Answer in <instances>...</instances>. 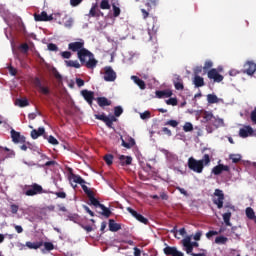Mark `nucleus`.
<instances>
[{
    "mask_svg": "<svg viewBox=\"0 0 256 256\" xmlns=\"http://www.w3.org/2000/svg\"><path fill=\"white\" fill-rule=\"evenodd\" d=\"M69 51L77 53V57L82 65H85L87 69H95L99 63L95 59V55L85 48V40L80 39L78 42H72L68 44Z\"/></svg>",
    "mask_w": 256,
    "mask_h": 256,
    "instance_id": "obj_1",
    "label": "nucleus"
},
{
    "mask_svg": "<svg viewBox=\"0 0 256 256\" xmlns=\"http://www.w3.org/2000/svg\"><path fill=\"white\" fill-rule=\"evenodd\" d=\"M211 165V156L209 154H204L201 160H197L193 157L188 159V168L194 173H203L205 167Z\"/></svg>",
    "mask_w": 256,
    "mask_h": 256,
    "instance_id": "obj_2",
    "label": "nucleus"
},
{
    "mask_svg": "<svg viewBox=\"0 0 256 256\" xmlns=\"http://www.w3.org/2000/svg\"><path fill=\"white\" fill-rule=\"evenodd\" d=\"M25 187L27 189L25 191L27 197H34V195H41V193H43V186L37 183L28 186L26 185Z\"/></svg>",
    "mask_w": 256,
    "mask_h": 256,
    "instance_id": "obj_3",
    "label": "nucleus"
},
{
    "mask_svg": "<svg viewBox=\"0 0 256 256\" xmlns=\"http://www.w3.org/2000/svg\"><path fill=\"white\" fill-rule=\"evenodd\" d=\"M94 117L98 121H103V123H105V125H107L110 129H111V127H113V123H115L117 121V118H115V116H113V115L106 116L104 113L103 114H95Z\"/></svg>",
    "mask_w": 256,
    "mask_h": 256,
    "instance_id": "obj_4",
    "label": "nucleus"
},
{
    "mask_svg": "<svg viewBox=\"0 0 256 256\" xmlns=\"http://www.w3.org/2000/svg\"><path fill=\"white\" fill-rule=\"evenodd\" d=\"M33 85L42 95H51V89H49L48 86H43V83L41 82V79L39 77L34 78Z\"/></svg>",
    "mask_w": 256,
    "mask_h": 256,
    "instance_id": "obj_5",
    "label": "nucleus"
},
{
    "mask_svg": "<svg viewBox=\"0 0 256 256\" xmlns=\"http://www.w3.org/2000/svg\"><path fill=\"white\" fill-rule=\"evenodd\" d=\"M223 201H225V194L221 189H215L213 203L217 205L219 209H223Z\"/></svg>",
    "mask_w": 256,
    "mask_h": 256,
    "instance_id": "obj_6",
    "label": "nucleus"
},
{
    "mask_svg": "<svg viewBox=\"0 0 256 256\" xmlns=\"http://www.w3.org/2000/svg\"><path fill=\"white\" fill-rule=\"evenodd\" d=\"M117 79V73L111 66L104 67V81L109 83L115 81Z\"/></svg>",
    "mask_w": 256,
    "mask_h": 256,
    "instance_id": "obj_7",
    "label": "nucleus"
},
{
    "mask_svg": "<svg viewBox=\"0 0 256 256\" xmlns=\"http://www.w3.org/2000/svg\"><path fill=\"white\" fill-rule=\"evenodd\" d=\"M80 93L83 99L88 103V105H90V107H93V101H95V92L84 89Z\"/></svg>",
    "mask_w": 256,
    "mask_h": 256,
    "instance_id": "obj_8",
    "label": "nucleus"
},
{
    "mask_svg": "<svg viewBox=\"0 0 256 256\" xmlns=\"http://www.w3.org/2000/svg\"><path fill=\"white\" fill-rule=\"evenodd\" d=\"M208 79L214 80V83H221L224 77L223 75L219 74L217 69L213 68L208 71Z\"/></svg>",
    "mask_w": 256,
    "mask_h": 256,
    "instance_id": "obj_9",
    "label": "nucleus"
},
{
    "mask_svg": "<svg viewBox=\"0 0 256 256\" xmlns=\"http://www.w3.org/2000/svg\"><path fill=\"white\" fill-rule=\"evenodd\" d=\"M11 139L13 143H25L27 141V138L25 136L21 135L20 132L15 131V129H12L10 131Z\"/></svg>",
    "mask_w": 256,
    "mask_h": 256,
    "instance_id": "obj_10",
    "label": "nucleus"
},
{
    "mask_svg": "<svg viewBox=\"0 0 256 256\" xmlns=\"http://www.w3.org/2000/svg\"><path fill=\"white\" fill-rule=\"evenodd\" d=\"M69 172V179L70 181H73V183H78V185H83V183H87L85 179H83L80 175H76L73 173V168H68Z\"/></svg>",
    "mask_w": 256,
    "mask_h": 256,
    "instance_id": "obj_11",
    "label": "nucleus"
},
{
    "mask_svg": "<svg viewBox=\"0 0 256 256\" xmlns=\"http://www.w3.org/2000/svg\"><path fill=\"white\" fill-rule=\"evenodd\" d=\"M256 71V64L252 61H248L244 65L243 73H246V75H255Z\"/></svg>",
    "mask_w": 256,
    "mask_h": 256,
    "instance_id": "obj_12",
    "label": "nucleus"
},
{
    "mask_svg": "<svg viewBox=\"0 0 256 256\" xmlns=\"http://www.w3.org/2000/svg\"><path fill=\"white\" fill-rule=\"evenodd\" d=\"M164 253L167 256H184L183 252L177 250V247H171V246L165 247Z\"/></svg>",
    "mask_w": 256,
    "mask_h": 256,
    "instance_id": "obj_13",
    "label": "nucleus"
},
{
    "mask_svg": "<svg viewBox=\"0 0 256 256\" xmlns=\"http://www.w3.org/2000/svg\"><path fill=\"white\" fill-rule=\"evenodd\" d=\"M159 31V25L157 24V18L152 17V24L148 23V33L151 35H155Z\"/></svg>",
    "mask_w": 256,
    "mask_h": 256,
    "instance_id": "obj_14",
    "label": "nucleus"
},
{
    "mask_svg": "<svg viewBox=\"0 0 256 256\" xmlns=\"http://www.w3.org/2000/svg\"><path fill=\"white\" fill-rule=\"evenodd\" d=\"M223 171L230 172L231 168L228 165L218 164L212 169L213 175H221Z\"/></svg>",
    "mask_w": 256,
    "mask_h": 256,
    "instance_id": "obj_15",
    "label": "nucleus"
},
{
    "mask_svg": "<svg viewBox=\"0 0 256 256\" xmlns=\"http://www.w3.org/2000/svg\"><path fill=\"white\" fill-rule=\"evenodd\" d=\"M35 21H53V15H48L47 12L42 11L40 14H34Z\"/></svg>",
    "mask_w": 256,
    "mask_h": 256,
    "instance_id": "obj_16",
    "label": "nucleus"
},
{
    "mask_svg": "<svg viewBox=\"0 0 256 256\" xmlns=\"http://www.w3.org/2000/svg\"><path fill=\"white\" fill-rule=\"evenodd\" d=\"M182 245L187 255H191L193 253V246H191V237H186L182 240Z\"/></svg>",
    "mask_w": 256,
    "mask_h": 256,
    "instance_id": "obj_17",
    "label": "nucleus"
},
{
    "mask_svg": "<svg viewBox=\"0 0 256 256\" xmlns=\"http://www.w3.org/2000/svg\"><path fill=\"white\" fill-rule=\"evenodd\" d=\"M119 163L121 167H127L133 163V158L131 156L120 155Z\"/></svg>",
    "mask_w": 256,
    "mask_h": 256,
    "instance_id": "obj_18",
    "label": "nucleus"
},
{
    "mask_svg": "<svg viewBox=\"0 0 256 256\" xmlns=\"http://www.w3.org/2000/svg\"><path fill=\"white\" fill-rule=\"evenodd\" d=\"M96 101L99 107H101L102 109L105 107H110V105H112L111 100H109L107 97H98L96 98Z\"/></svg>",
    "mask_w": 256,
    "mask_h": 256,
    "instance_id": "obj_19",
    "label": "nucleus"
},
{
    "mask_svg": "<svg viewBox=\"0 0 256 256\" xmlns=\"http://www.w3.org/2000/svg\"><path fill=\"white\" fill-rule=\"evenodd\" d=\"M108 227L109 231H111L112 233H117V231H121V224L116 223L113 219L109 220Z\"/></svg>",
    "mask_w": 256,
    "mask_h": 256,
    "instance_id": "obj_20",
    "label": "nucleus"
},
{
    "mask_svg": "<svg viewBox=\"0 0 256 256\" xmlns=\"http://www.w3.org/2000/svg\"><path fill=\"white\" fill-rule=\"evenodd\" d=\"M172 95H173V91L171 90L156 91V97H158V99H165V98L171 97Z\"/></svg>",
    "mask_w": 256,
    "mask_h": 256,
    "instance_id": "obj_21",
    "label": "nucleus"
},
{
    "mask_svg": "<svg viewBox=\"0 0 256 256\" xmlns=\"http://www.w3.org/2000/svg\"><path fill=\"white\" fill-rule=\"evenodd\" d=\"M98 7L99 6L97 3L93 4L89 11L88 17H99L100 15H103V12L97 10Z\"/></svg>",
    "mask_w": 256,
    "mask_h": 256,
    "instance_id": "obj_22",
    "label": "nucleus"
},
{
    "mask_svg": "<svg viewBox=\"0 0 256 256\" xmlns=\"http://www.w3.org/2000/svg\"><path fill=\"white\" fill-rule=\"evenodd\" d=\"M45 134V128L43 127H40L37 129H33L31 131V137L32 139H39V137H41V135H44Z\"/></svg>",
    "mask_w": 256,
    "mask_h": 256,
    "instance_id": "obj_23",
    "label": "nucleus"
},
{
    "mask_svg": "<svg viewBox=\"0 0 256 256\" xmlns=\"http://www.w3.org/2000/svg\"><path fill=\"white\" fill-rule=\"evenodd\" d=\"M252 133H253V128L251 126H246L239 130V135L243 138L247 137L248 135H251Z\"/></svg>",
    "mask_w": 256,
    "mask_h": 256,
    "instance_id": "obj_24",
    "label": "nucleus"
},
{
    "mask_svg": "<svg viewBox=\"0 0 256 256\" xmlns=\"http://www.w3.org/2000/svg\"><path fill=\"white\" fill-rule=\"evenodd\" d=\"M122 141V147H125L126 149H131L132 147H135V139L132 137L128 138V142H126L123 137H121Z\"/></svg>",
    "mask_w": 256,
    "mask_h": 256,
    "instance_id": "obj_25",
    "label": "nucleus"
},
{
    "mask_svg": "<svg viewBox=\"0 0 256 256\" xmlns=\"http://www.w3.org/2000/svg\"><path fill=\"white\" fill-rule=\"evenodd\" d=\"M26 247H28V249H40V247H43V241H39V242H26Z\"/></svg>",
    "mask_w": 256,
    "mask_h": 256,
    "instance_id": "obj_26",
    "label": "nucleus"
},
{
    "mask_svg": "<svg viewBox=\"0 0 256 256\" xmlns=\"http://www.w3.org/2000/svg\"><path fill=\"white\" fill-rule=\"evenodd\" d=\"M214 129H219V127H223V119L221 118H216L213 116L212 120L210 121Z\"/></svg>",
    "mask_w": 256,
    "mask_h": 256,
    "instance_id": "obj_27",
    "label": "nucleus"
},
{
    "mask_svg": "<svg viewBox=\"0 0 256 256\" xmlns=\"http://www.w3.org/2000/svg\"><path fill=\"white\" fill-rule=\"evenodd\" d=\"M213 117H214L213 112L204 111L202 113V118L204 123H211V121L213 120Z\"/></svg>",
    "mask_w": 256,
    "mask_h": 256,
    "instance_id": "obj_28",
    "label": "nucleus"
},
{
    "mask_svg": "<svg viewBox=\"0 0 256 256\" xmlns=\"http://www.w3.org/2000/svg\"><path fill=\"white\" fill-rule=\"evenodd\" d=\"M193 83L195 85V87H203L205 86V80L203 79V77L196 75L193 79Z\"/></svg>",
    "mask_w": 256,
    "mask_h": 256,
    "instance_id": "obj_29",
    "label": "nucleus"
},
{
    "mask_svg": "<svg viewBox=\"0 0 256 256\" xmlns=\"http://www.w3.org/2000/svg\"><path fill=\"white\" fill-rule=\"evenodd\" d=\"M131 79L134 81L136 85H138V87H140V89H146L145 81H143L141 78L137 76H132Z\"/></svg>",
    "mask_w": 256,
    "mask_h": 256,
    "instance_id": "obj_30",
    "label": "nucleus"
},
{
    "mask_svg": "<svg viewBox=\"0 0 256 256\" xmlns=\"http://www.w3.org/2000/svg\"><path fill=\"white\" fill-rule=\"evenodd\" d=\"M145 5L147 9H144V8L141 9L142 17L144 20L149 18V15L151 13V3L147 2Z\"/></svg>",
    "mask_w": 256,
    "mask_h": 256,
    "instance_id": "obj_31",
    "label": "nucleus"
},
{
    "mask_svg": "<svg viewBox=\"0 0 256 256\" xmlns=\"http://www.w3.org/2000/svg\"><path fill=\"white\" fill-rule=\"evenodd\" d=\"M88 199L90 201V205H93L94 207H101V202H99V200H97V198H95V194L92 193L88 196Z\"/></svg>",
    "mask_w": 256,
    "mask_h": 256,
    "instance_id": "obj_32",
    "label": "nucleus"
},
{
    "mask_svg": "<svg viewBox=\"0 0 256 256\" xmlns=\"http://www.w3.org/2000/svg\"><path fill=\"white\" fill-rule=\"evenodd\" d=\"M65 64L67 67H74V69H80L81 68V64H79V61L77 60H66Z\"/></svg>",
    "mask_w": 256,
    "mask_h": 256,
    "instance_id": "obj_33",
    "label": "nucleus"
},
{
    "mask_svg": "<svg viewBox=\"0 0 256 256\" xmlns=\"http://www.w3.org/2000/svg\"><path fill=\"white\" fill-rule=\"evenodd\" d=\"M207 102L210 104V105H213L215 103H219V98L217 97V95L215 94H208L207 95Z\"/></svg>",
    "mask_w": 256,
    "mask_h": 256,
    "instance_id": "obj_34",
    "label": "nucleus"
},
{
    "mask_svg": "<svg viewBox=\"0 0 256 256\" xmlns=\"http://www.w3.org/2000/svg\"><path fill=\"white\" fill-rule=\"evenodd\" d=\"M223 221L227 227H231V212H226L222 215Z\"/></svg>",
    "mask_w": 256,
    "mask_h": 256,
    "instance_id": "obj_35",
    "label": "nucleus"
},
{
    "mask_svg": "<svg viewBox=\"0 0 256 256\" xmlns=\"http://www.w3.org/2000/svg\"><path fill=\"white\" fill-rule=\"evenodd\" d=\"M227 241H229V238L225 236H218L215 238L216 245H226Z\"/></svg>",
    "mask_w": 256,
    "mask_h": 256,
    "instance_id": "obj_36",
    "label": "nucleus"
},
{
    "mask_svg": "<svg viewBox=\"0 0 256 256\" xmlns=\"http://www.w3.org/2000/svg\"><path fill=\"white\" fill-rule=\"evenodd\" d=\"M100 209H102V215L106 218L111 217V210L109 208H107L105 205H100L99 207Z\"/></svg>",
    "mask_w": 256,
    "mask_h": 256,
    "instance_id": "obj_37",
    "label": "nucleus"
},
{
    "mask_svg": "<svg viewBox=\"0 0 256 256\" xmlns=\"http://www.w3.org/2000/svg\"><path fill=\"white\" fill-rule=\"evenodd\" d=\"M15 105H17L18 107H28L29 100H27V99H17L15 101Z\"/></svg>",
    "mask_w": 256,
    "mask_h": 256,
    "instance_id": "obj_38",
    "label": "nucleus"
},
{
    "mask_svg": "<svg viewBox=\"0 0 256 256\" xmlns=\"http://www.w3.org/2000/svg\"><path fill=\"white\" fill-rule=\"evenodd\" d=\"M123 115V107L121 106H116L114 107V117L117 119V117H121Z\"/></svg>",
    "mask_w": 256,
    "mask_h": 256,
    "instance_id": "obj_39",
    "label": "nucleus"
},
{
    "mask_svg": "<svg viewBox=\"0 0 256 256\" xmlns=\"http://www.w3.org/2000/svg\"><path fill=\"white\" fill-rule=\"evenodd\" d=\"M100 9H103V10L111 9V4H109V0H102L100 3Z\"/></svg>",
    "mask_w": 256,
    "mask_h": 256,
    "instance_id": "obj_40",
    "label": "nucleus"
},
{
    "mask_svg": "<svg viewBox=\"0 0 256 256\" xmlns=\"http://www.w3.org/2000/svg\"><path fill=\"white\" fill-rule=\"evenodd\" d=\"M55 165H57V161L50 160V161H47L46 163H44L42 165H38V167H42V168H45V167H55Z\"/></svg>",
    "mask_w": 256,
    "mask_h": 256,
    "instance_id": "obj_41",
    "label": "nucleus"
},
{
    "mask_svg": "<svg viewBox=\"0 0 256 256\" xmlns=\"http://www.w3.org/2000/svg\"><path fill=\"white\" fill-rule=\"evenodd\" d=\"M113 9V17H119L121 15V8H119L117 5L112 4Z\"/></svg>",
    "mask_w": 256,
    "mask_h": 256,
    "instance_id": "obj_42",
    "label": "nucleus"
},
{
    "mask_svg": "<svg viewBox=\"0 0 256 256\" xmlns=\"http://www.w3.org/2000/svg\"><path fill=\"white\" fill-rule=\"evenodd\" d=\"M43 246L45 251H53V249H55V245H53V242H44Z\"/></svg>",
    "mask_w": 256,
    "mask_h": 256,
    "instance_id": "obj_43",
    "label": "nucleus"
},
{
    "mask_svg": "<svg viewBox=\"0 0 256 256\" xmlns=\"http://www.w3.org/2000/svg\"><path fill=\"white\" fill-rule=\"evenodd\" d=\"M136 220L139 221L140 223H143L144 225H148L149 223V219L145 218L141 214H138V216H136Z\"/></svg>",
    "mask_w": 256,
    "mask_h": 256,
    "instance_id": "obj_44",
    "label": "nucleus"
},
{
    "mask_svg": "<svg viewBox=\"0 0 256 256\" xmlns=\"http://www.w3.org/2000/svg\"><path fill=\"white\" fill-rule=\"evenodd\" d=\"M183 131H185V133L193 131V124H191L190 122H186L183 126Z\"/></svg>",
    "mask_w": 256,
    "mask_h": 256,
    "instance_id": "obj_45",
    "label": "nucleus"
},
{
    "mask_svg": "<svg viewBox=\"0 0 256 256\" xmlns=\"http://www.w3.org/2000/svg\"><path fill=\"white\" fill-rule=\"evenodd\" d=\"M104 161L108 165H113V155L112 154H106L104 156Z\"/></svg>",
    "mask_w": 256,
    "mask_h": 256,
    "instance_id": "obj_46",
    "label": "nucleus"
},
{
    "mask_svg": "<svg viewBox=\"0 0 256 256\" xmlns=\"http://www.w3.org/2000/svg\"><path fill=\"white\" fill-rule=\"evenodd\" d=\"M230 159H231L232 163H239V161H241V155L231 154Z\"/></svg>",
    "mask_w": 256,
    "mask_h": 256,
    "instance_id": "obj_47",
    "label": "nucleus"
},
{
    "mask_svg": "<svg viewBox=\"0 0 256 256\" xmlns=\"http://www.w3.org/2000/svg\"><path fill=\"white\" fill-rule=\"evenodd\" d=\"M80 185H81V187H82L84 193L87 195V197H89V195H92L93 191H91V190L89 189V187H87V185H85V183H82V184H80Z\"/></svg>",
    "mask_w": 256,
    "mask_h": 256,
    "instance_id": "obj_48",
    "label": "nucleus"
},
{
    "mask_svg": "<svg viewBox=\"0 0 256 256\" xmlns=\"http://www.w3.org/2000/svg\"><path fill=\"white\" fill-rule=\"evenodd\" d=\"M126 211H128V213H130V215H132V217H134V219H137L139 213L137 211H135L133 208L127 207Z\"/></svg>",
    "mask_w": 256,
    "mask_h": 256,
    "instance_id": "obj_49",
    "label": "nucleus"
},
{
    "mask_svg": "<svg viewBox=\"0 0 256 256\" xmlns=\"http://www.w3.org/2000/svg\"><path fill=\"white\" fill-rule=\"evenodd\" d=\"M126 211H128V213H130V215H132V217H134V219H137L139 213L137 211H135L133 208L127 207Z\"/></svg>",
    "mask_w": 256,
    "mask_h": 256,
    "instance_id": "obj_50",
    "label": "nucleus"
},
{
    "mask_svg": "<svg viewBox=\"0 0 256 256\" xmlns=\"http://www.w3.org/2000/svg\"><path fill=\"white\" fill-rule=\"evenodd\" d=\"M19 49L22 51V53H29V44L23 43L19 46Z\"/></svg>",
    "mask_w": 256,
    "mask_h": 256,
    "instance_id": "obj_51",
    "label": "nucleus"
},
{
    "mask_svg": "<svg viewBox=\"0 0 256 256\" xmlns=\"http://www.w3.org/2000/svg\"><path fill=\"white\" fill-rule=\"evenodd\" d=\"M177 98H169L168 100H166V104L167 105H172V107L177 106Z\"/></svg>",
    "mask_w": 256,
    "mask_h": 256,
    "instance_id": "obj_52",
    "label": "nucleus"
},
{
    "mask_svg": "<svg viewBox=\"0 0 256 256\" xmlns=\"http://www.w3.org/2000/svg\"><path fill=\"white\" fill-rule=\"evenodd\" d=\"M48 143H50V145H59L57 138L51 135L48 137Z\"/></svg>",
    "mask_w": 256,
    "mask_h": 256,
    "instance_id": "obj_53",
    "label": "nucleus"
},
{
    "mask_svg": "<svg viewBox=\"0 0 256 256\" xmlns=\"http://www.w3.org/2000/svg\"><path fill=\"white\" fill-rule=\"evenodd\" d=\"M219 233H221V231L217 232L215 230H210L206 233V237L207 239H211V237H214V235H219Z\"/></svg>",
    "mask_w": 256,
    "mask_h": 256,
    "instance_id": "obj_54",
    "label": "nucleus"
},
{
    "mask_svg": "<svg viewBox=\"0 0 256 256\" xmlns=\"http://www.w3.org/2000/svg\"><path fill=\"white\" fill-rule=\"evenodd\" d=\"M11 213L13 215H17V212L19 211V205L17 204H12L10 205Z\"/></svg>",
    "mask_w": 256,
    "mask_h": 256,
    "instance_id": "obj_55",
    "label": "nucleus"
},
{
    "mask_svg": "<svg viewBox=\"0 0 256 256\" xmlns=\"http://www.w3.org/2000/svg\"><path fill=\"white\" fill-rule=\"evenodd\" d=\"M165 125H169L170 127H177L179 125V122L177 120H168Z\"/></svg>",
    "mask_w": 256,
    "mask_h": 256,
    "instance_id": "obj_56",
    "label": "nucleus"
},
{
    "mask_svg": "<svg viewBox=\"0 0 256 256\" xmlns=\"http://www.w3.org/2000/svg\"><path fill=\"white\" fill-rule=\"evenodd\" d=\"M211 67H213V62L211 60H208L205 62L203 69L204 71H209Z\"/></svg>",
    "mask_w": 256,
    "mask_h": 256,
    "instance_id": "obj_57",
    "label": "nucleus"
},
{
    "mask_svg": "<svg viewBox=\"0 0 256 256\" xmlns=\"http://www.w3.org/2000/svg\"><path fill=\"white\" fill-rule=\"evenodd\" d=\"M174 87L177 91H183L185 89L183 82H175Z\"/></svg>",
    "mask_w": 256,
    "mask_h": 256,
    "instance_id": "obj_58",
    "label": "nucleus"
},
{
    "mask_svg": "<svg viewBox=\"0 0 256 256\" xmlns=\"http://www.w3.org/2000/svg\"><path fill=\"white\" fill-rule=\"evenodd\" d=\"M141 119L145 120V119H150L151 118V112L149 111H145L143 113L140 114Z\"/></svg>",
    "mask_w": 256,
    "mask_h": 256,
    "instance_id": "obj_59",
    "label": "nucleus"
},
{
    "mask_svg": "<svg viewBox=\"0 0 256 256\" xmlns=\"http://www.w3.org/2000/svg\"><path fill=\"white\" fill-rule=\"evenodd\" d=\"M81 3H83V0H70V5L72 7H77V6L81 5Z\"/></svg>",
    "mask_w": 256,
    "mask_h": 256,
    "instance_id": "obj_60",
    "label": "nucleus"
},
{
    "mask_svg": "<svg viewBox=\"0 0 256 256\" xmlns=\"http://www.w3.org/2000/svg\"><path fill=\"white\" fill-rule=\"evenodd\" d=\"M61 57L63 59H71V52L70 51L61 52Z\"/></svg>",
    "mask_w": 256,
    "mask_h": 256,
    "instance_id": "obj_61",
    "label": "nucleus"
},
{
    "mask_svg": "<svg viewBox=\"0 0 256 256\" xmlns=\"http://www.w3.org/2000/svg\"><path fill=\"white\" fill-rule=\"evenodd\" d=\"M250 119L254 125H256V108L251 112Z\"/></svg>",
    "mask_w": 256,
    "mask_h": 256,
    "instance_id": "obj_62",
    "label": "nucleus"
},
{
    "mask_svg": "<svg viewBox=\"0 0 256 256\" xmlns=\"http://www.w3.org/2000/svg\"><path fill=\"white\" fill-rule=\"evenodd\" d=\"M48 51H59V47L56 44L50 43L48 44Z\"/></svg>",
    "mask_w": 256,
    "mask_h": 256,
    "instance_id": "obj_63",
    "label": "nucleus"
},
{
    "mask_svg": "<svg viewBox=\"0 0 256 256\" xmlns=\"http://www.w3.org/2000/svg\"><path fill=\"white\" fill-rule=\"evenodd\" d=\"M8 71L10 75H12V77H15V75H17V70L13 66L8 67Z\"/></svg>",
    "mask_w": 256,
    "mask_h": 256,
    "instance_id": "obj_64",
    "label": "nucleus"
}]
</instances>
